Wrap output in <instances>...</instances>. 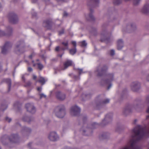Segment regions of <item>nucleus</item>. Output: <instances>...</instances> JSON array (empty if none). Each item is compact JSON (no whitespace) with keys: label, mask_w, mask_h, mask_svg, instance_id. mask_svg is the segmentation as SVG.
<instances>
[{"label":"nucleus","mask_w":149,"mask_h":149,"mask_svg":"<svg viewBox=\"0 0 149 149\" xmlns=\"http://www.w3.org/2000/svg\"><path fill=\"white\" fill-rule=\"evenodd\" d=\"M57 0L58 1H63V0Z\"/></svg>","instance_id":"obj_56"},{"label":"nucleus","mask_w":149,"mask_h":149,"mask_svg":"<svg viewBox=\"0 0 149 149\" xmlns=\"http://www.w3.org/2000/svg\"><path fill=\"white\" fill-rule=\"evenodd\" d=\"M146 100L147 102H149V95L147 97Z\"/></svg>","instance_id":"obj_46"},{"label":"nucleus","mask_w":149,"mask_h":149,"mask_svg":"<svg viewBox=\"0 0 149 149\" xmlns=\"http://www.w3.org/2000/svg\"><path fill=\"white\" fill-rule=\"evenodd\" d=\"M74 77H75V79H76V76H74Z\"/></svg>","instance_id":"obj_61"},{"label":"nucleus","mask_w":149,"mask_h":149,"mask_svg":"<svg viewBox=\"0 0 149 149\" xmlns=\"http://www.w3.org/2000/svg\"><path fill=\"white\" fill-rule=\"evenodd\" d=\"M86 19H87V20H89V19H88V18H86Z\"/></svg>","instance_id":"obj_59"},{"label":"nucleus","mask_w":149,"mask_h":149,"mask_svg":"<svg viewBox=\"0 0 149 149\" xmlns=\"http://www.w3.org/2000/svg\"><path fill=\"white\" fill-rule=\"evenodd\" d=\"M26 107L27 111L32 113H34L36 111V109L32 104H26Z\"/></svg>","instance_id":"obj_6"},{"label":"nucleus","mask_w":149,"mask_h":149,"mask_svg":"<svg viewBox=\"0 0 149 149\" xmlns=\"http://www.w3.org/2000/svg\"><path fill=\"white\" fill-rule=\"evenodd\" d=\"M86 18H87V16H86Z\"/></svg>","instance_id":"obj_62"},{"label":"nucleus","mask_w":149,"mask_h":149,"mask_svg":"<svg viewBox=\"0 0 149 149\" xmlns=\"http://www.w3.org/2000/svg\"><path fill=\"white\" fill-rule=\"evenodd\" d=\"M39 95L40 96V98L43 97H46V95L43 93H40L39 94Z\"/></svg>","instance_id":"obj_31"},{"label":"nucleus","mask_w":149,"mask_h":149,"mask_svg":"<svg viewBox=\"0 0 149 149\" xmlns=\"http://www.w3.org/2000/svg\"><path fill=\"white\" fill-rule=\"evenodd\" d=\"M113 116V114L112 113H109L107 114L104 119L102 121V124H105L108 123L111 120Z\"/></svg>","instance_id":"obj_10"},{"label":"nucleus","mask_w":149,"mask_h":149,"mask_svg":"<svg viewBox=\"0 0 149 149\" xmlns=\"http://www.w3.org/2000/svg\"><path fill=\"white\" fill-rule=\"evenodd\" d=\"M31 83L30 81H29L27 82V83L26 84V86H29L31 85Z\"/></svg>","instance_id":"obj_45"},{"label":"nucleus","mask_w":149,"mask_h":149,"mask_svg":"<svg viewBox=\"0 0 149 149\" xmlns=\"http://www.w3.org/2000/svg\"><path fill=\"white\" fill-rule=\"evenodd\" d=\"M36 76L35 75H33V79H36Z\"/></svg>","instance_id":"obj_48"},{"label":"nucleus","mask_w":149,"mask_h":149,"mask_svg":"<svg viewBox=\"0 0 149 149\" xmlns=\"http://www.w3.org/2000/svg\"><path fill=\"white\" fill-rule=\"evenodd\" d=\"M15 50L17 54H22L25 52L24 43L23 41H19L17 43Z\"/></svg>","instance_id":"obj_2"},{"label":"nucleus","mask_w":149,"mask_h":149,"mask_svg":"<svg viewBox=\"0 0 149 149\" xmlns=\"http://www.w3.org/2000/svg\"><path fill=\"white\" fill-rule=\"evenodd\" d=\"M11 47L10 44L9 42H7L6 43L2 49L1 52L3 54H5L6 53L7 50Z\"/></svg>","instance_id":"obj_12"},{"label":"nucleus","mask_w":149,"mask_h":149,"mask_svg":"<svg viewBox=\"0 0 149 149\" xmlns=\"http://www.w3.org/2000/svg\"><path fill=\"white\" fill-rule=\"evenodd\" d=\"M131 28L133 30H134L136 28V25L134 24H132L130 25Z\"/></svg>","instance_id":"obj_26"},{"label":"nucleus","mask_w":149,"mask_h":149,"mask_svg":"<svg viewBox=\"0 0 149 149\" xmlns=\"http://www.w3.org/2000/svg\"><path fill=\"white\" fill-rule=\"evenodd\" d=\"M140 107L139 106L137 105L135 106L128 105L124 108L123 111V113L125 116H127L132 111L133 109H135L138 111H140L139 109Z\"/></svg>","instance_id":"obj_3"},{"label":"nucleus","mask_w":149,"mask_h":149,"mask_svg":"<svg viewBox=\"0 0 149 149\" xmlns=\"http://www.w3.org/2000/svg\"><path fill=\"white\" fill-rule=\"evenodd\" d=\"M148 149H149V148H148Z\"/></svg>","instance_id":"obj_63"},{"label":"nucleus","mask_w":149,"mask_h":149,"mask_svg":"<svg viewBox=\"0 0 149 149\" xmlns=\"http://www.w3.org/2000/svg\"><path fill=\"white\" fill-rule=\"evenodd\" d=\"M107 69V67L106 66L104 67L103 68L101 69V67H99L95 71L96 74L97 76H101L104 73Z\"/></svg>","instance_id":"obj_8"},{"label":"nucleus","mask_w":149,"mask_h":149,"mask_svg":"<svg viewBox=\"0 0 149 149\" xmlns=\"http://www.w3.org/2000/svg\"><path fill=\"white\" fill-rule=\"evenodd\" d=\"M31 131V129L26 127H23L21 132L22 133H24L26 135H27Z\"/></svg>","instance_id":"obj_13"},{"label":"nucleus","mask_w":149,"mask_h":149,"mask_svg":"<svg viewBox=\"0 0 149 149\" xmlns=\"http://www.w3.org/2000/svg\"><path fill=\"white\" fill-rule=\"evenodd\" d=\"M76 52V49L75 47H74V49H72L70 50V54L72 55L74 54Z\"/></svg>","instance_id":"obj_24"},{"label":"nucleus","mask_w":149,"mask_h":149,"mask_svg":"<svg viewBox=\"0 0 149 149\" xmlns=\"http://www.w3.org/2000/svg\"><path fill=\"white\" fill-rule=\"evenodd\" d=\"M59 56L60 57H61L62 56V55H60Z\"/></svg>","instance_id":"obj_55"},{"label":"nucleus","mask_w":149,"mask_h":149,"mask_svg":"<svg viewBox=\"0 0 149 149\" xmlns=\"http://www.w3.org/2000/svg\"><path fill=\"white\" fill-rule=\"evenodd\" d=\"M56 98L60 100H64L66 97L64 93L59 91L56 93Z\"/></svg>","instance_id":"obj_9"},{"label":"nucleus","mask_w":149,"mask_h":149,"mask_svg":"<svg viewBox=\"0 0 149 149\" xmlns=\"http://www.w3.org/2000/svg\"><path fill=\"white\" fill-rule=\"evenodd\" d=\"M22 79L23 80H25L24 75H22Z\"/></svg>","instance_id":"obj_50"},{"label":"nucleus","mask_w":149,"mask_h":149,"mask_svg":"<svg viewBox=\"0 0 149 149\" xmlns=\"http://www.w3.org/2000/svg\"><path fill=\"white\" fill-rule=\"evenodd\" d=\"M5 81L7 83L8 85V89H9L10 88L11 86V80L10 79H4Z\"/></svg>","instance_id":"obj_23"},{"label":"nucleus","mask_w":149,"mask_h":149,"mask_svg":"<svg viewBox=\"0 0 149 149\" xmlns=\"http://www.w3.org/2000/svg\"><path fill=\"white\" fill-rule=\"evenodd\" d=\"M109 134L108 133H104L102 135V136L104 139H105L106 138V136L108 135Z\"/></svg>","instance_id":"obj_36"},{"label":"nucleus","mask_w":149,"mask_h":149,"mask_svg":"<svg viewBox=\"0 0 149 149\" xmlns=\"http://www.w3.org/2000/svg\"><path fill=\"white\" fill-rule=\"evenodd\" d=\"M35 53H32V54L31 55L29 56V58L30 59H31L32 58V57L35 56Z\"/></svg>","instance_id":"obj_33"},{"label":"nucleus","mask_w":149,"mask_h":149,"mask_svg":"<svg viewBox=\"0 0 149 149\" xmlns=\"http://www.w3.org/2000/svg\"><path fill=\"white\" fill-rule=\"evenodd\" d=\"M130 87L132 91H137L141 88V83L138 81L133 82L131 83Z\"/></svg>","instance_id":"obj_5"},{"label":"nucleus","mask_w":149,"mask_h":149,"mask_svg":"<svg viewBox=\"0 0 149 149\" xmlns=\"http://www.w3.org/2000/svg\"><path fill=\"white\" fill-rule=\"evenodd\" d=\"M5 34L4 32L3 31L0 30V36H3Z\"/></svg>","instance_id":"obj_35"},{"label":"nucleus","mask_w":149,"mask_h":149,"mask_svg":"<svg viewBox=\"0 0 149 149\" xmlns=\"http://www.w3.org/2000/svg\"><path fill=\"white\" fill-rule=\"evenodd\" d=\"M147 112L149 113V107H148L147 110ZM146 118L148 119L149 118V115L147 116Z\"/></svg>","instance_id":"obj_41"},{"label":"nucleus","mask_w":149,"mask_h":149,"mask_svg":"<svg viewBox=\"0 0 149 149\" xmlns=\"http://www.w3.org/2000/svg\"><path fill=\"white\" fill-rule=\"evenodd\" d=\"M149 10V4L145 5L143 7L142 11L144 13H147Z\"/></svg>","instance_id":"obj_19"},{"label":"nucleus","mask_w":149,"mask_h":149,"mask_svg":"<svg viewBox=\"0 0 149 149\" xmlns=\"http://www.w3.org/2000/svg\"><path fill=\"white\" fill-rule=\"evenodd\" d=\"M64 33V30H62L61 31H59V34L60 35H61Z\"/></svg>","instance_id":"obj_39"},{"label":"nucleus","mask_w":149,"mask_h":149,"mask_svg":"<svg viewBox=\"0 0 149 149\" xmlns=\"http://www.w3.org/2000/svg\"><path fill=\"white\" fill-rule=\"evenodd\" d=\"M81 46L83 47H85L87 45V43L85 40L80 42Z\"/></svg>","instance_id":"obj_25"},{"label":"nucleus","mask_w":149,"mask_h":149,"mask_svg":"<svg viewBox=\"0 0 149 149\" xmlns=\"http://www.w3.org/2000/svg\"><path fill=\"white\" fill-rule=\"evenodd\" d=\"M1 64L0 63V71L1 70Z\"/></svg>","instance_id":"obj_54"},{"label":"nucleus","mask_w":149,"mask_h":149,"mask_svg":"<svg viewBox=\"0 0 149 149\" xmlns=\"http://www.w3.org/2000/svg\"><path fill=\"white\" fill-rule=\"evenodd\" d=\"M28 71L30 72H31L33 70L32 69L31 67H28Z\"/></svg>","instance_id":"obj_44"},{"label":"nucleus","mask_w":149,"mask_h":149,"mask_svg":"<svg viewBox=\"0 0 149 149\" xmlns=\"http://www.w3.org/2000/svg\"><path fill=\"white\" fill-rule=\"evenodd\" d=\"M109 99H106L102 101V104H107V103H109Z\"/></svg>","instance_id":"obj_28"},{"label":"nucleus","mask_w":149,"mask_h":149,"mask_svg":"<svg viewBox=\"0 0 149 149\" xmlns=\"http://www.w3.org/2000/svg\"><path fill=\"white\" fill-rule=\"evenodd\" d=\"M141 0H134V4L135 5H138L140 1Z\"/></svg>","instance_id":"obj_27"},{"label":"nucleus","mask_w":149,"mask_h":149,"mask_svg":"<svg viewBox=\"0 0 149 149\" xmlns=\"http://www.w3.org/2000/svg\"><path fill=\"white\" fill-rule=\"evenodd\" d=\"M67 13H66L65 12L64 13V16H67Z\"/></svg>","instance_id":"obj_51"},{"label":"nucleus","mask_w":149,"mask_h":149,"mask_svg":"<svg viewBox=\"0 0 149 149\" xmlns=\"http://www.w3.org/2000/svg\"><path fill=\"white\" fill-rule=\"evenodd\" d=\"M37 0H32V1L33 2H35L37 1Z\"/></svg>","instance_id":"obj_52"},{"label":"nucleus","mask_w":149,"mask_h":149,"mask_svg":"<svg viewBox=\"0 0 149 149\" xmlns=\"http://www.w3.org/2000/svg\"><path fill=\"white\" fill-rule=\"evenodd\" d=\"M6 121H8V122H10L11 120V118L8 117H6Z\"/></svg>","instance_id":"obj_38"},{"label":"nucleus","mask_w":149,"mask_h":149,"mask_svg":"<svg viewBox=\"0 0 149 149\" xmlns=\"http://www.w3.org/2000/svg\"><path fill=\"white\" fill-rule=\"evenodd\" d=\"M115 54V51H114L112 49L110 51V54L111 56H113V55Z\"/></svg>","instance_id":"obj_32"},{"label":"nucleus","mask_w":149,"mask_h":149,"mask_svg":"<svg viewBox=\"0 0 149 149\" xmlns=\"http://www.w3.org/2000/svg\"><path fill=\"white\" fill-rule=\"evenodd\" d=\"M77 70H78V71L79 73V75H80L82 73H85L83 71V70L82 69H80L79 68H77Z\"/></svg>","instance_id":"obj_29"},{"label":"nucleus","mask_w":149,"mask_h":149,"mask_svg":"<svg viewBox=\"0 0 149 149\" xmlns=\"http://www.w3.org/2000/svg\"><path fill=\"white\" fill-rule=\"evenodd\" d=\"M123 46V42L122 39H119L117 42V48L118 50L121 49Z\"/></svg>","instance_id":"obj_18"},{"label":"nucleus","mask_w":149,"mask_h":149,"mask_svg":"<svg viewBox=\"0 0 149 149\" xmlns=\"http://www.w3.org/2000/svg\"><path fill=\"white\" fill-rule=\"evenodd\" d=\"M55 115L58 118H63L65 115L64 107L63 105H60L57 107L54 111Z\"/></svg>","instance_id":"obj_1"},{"label":"nucleus","mask_w":149,"mask_h":149,"mask_svg":"<svg viewBox=\"0 0 149 149\" xmlns=\"http://www.w3.org/2000/svg\"><path fill=\"white\" fill-rule=\"evenodd\" d=\"M36 13H35V15H33V16H35V15H36Z\"/></svg>","instance_id":"obj_60"},{"label":"nucleus","mask_w":149,"mask_h":149,"mask_svg":"<svg viewBox=\"0 0 149 149\" xmlns=\"http://www.w3.org/2000/svg\"><path fill=\"white\" fill-rule=\"evenodd\" d=\"M72 61L70 60H67L64 64V68L63 70H64L68 68V67L72 64Z\"/></svg>","instance_id":"obj_17"},{"label":"nucleus","mask_w":149,"mask_h":149,"mask_svg":"<svg viewBox=\"0 0 149 149\" xmlns=\"http://www.w3.org/2000/svg\"><path fill=\"white\" fill-rule=\"evenodd\" d=\"M19 138V136L18 134H15L12 135L10 138V140L11 141L13 142L16 143Z\"/></svg>","instance_id":"obj_15"},{"label":"nucleus","mask_w":149,"mask_h":149,"mask_svg":"<svg viewBox=\"0 0 149 149\" xmlns=\"http://www.w3.org/2000/svg\"><path fill=\"white\" fill-rule=\"evenodd\" d=\"M72 45H73L74 46V47L76 48V42L74 41H72Z\"/></svg>","instance_id":"obj_37"},{"label":"nucleus","mask_w":149,"mask_h":149,"mask_svg":"<svg viewBox=\"0 0 149 149\" xmlns=\"http://www.w3.org/2000/svg\"><path fill=\"white\" fill-rule=\"evenodd\" d=\"M12 33V29L10 27H8L7 28V33L6 35L7 36H10Z\"/></svg>","instance_id":"obj_20"},{"label":"nucleus","mask_w":149,"mask_h":149,"mask_svg":"<svg viewBox=\"0 0 149 149\" xmlns=\"http://www.w3.org/2000/svg\"><path fill=\"white\" fill-rule=\"evenodd\" d=\"M93 2L95 4H97L99 3V0H93Z\"/></svg>","instance_id":"obj_42"},{"label":"nucleus","mask_w":149,"mask_h":149,"mask_svg":"<svg viewBox=\"0 0 149 149\" xmlns=\"http://www.w3.org/2000/svg\"><path fill=\"white\" fill-rule=\"evenodd\" d=\"M35 65H36L35 64H33V66H35Z\"/></svg>","instance_id":"obj_57"},{"label":"nucleus","mask_w":149,"mask_h":149,"mask_svg":"<svg viewBox=\"0 0 149 149\" xmlns=\"http://www.w3.org/2000/svg\"><path fill=\"white\" fill-rule=\"evenodd\" d=\"M23 120L29 123L31 121L33 120V118H31L28 116H25L23 118Z\"/></svg>","instance_id":"obj_22"},{"label":"nucleus","mask_w":149,"mask_h":149,"mask_svg":"<svg viewBox=\"0 0 149 149\" xmlns=\"http://www.w3.org/2000/svg\"><path fill=\"white\" fill-rule=\"evenodd\" d=\"M80 111V108L76 106L72 107L70 110V113L72 116H76L78 114Z\"/></svg>","instance_id":"obj_7"},{"label":"nucleus","mask_w":149,"mask_h":149,"mask_svg":"<svg viewBox=\"0 0 149 149\" xmlns=\"http://www.w3.org/2000/svg\"><path fill=\"white\" fill-rule=\"evenodd\" d=\"M137 121V120L136 119L134 120V123L135 124Z\"/></svg>","instance_id":"obj_49"},{"label":"nucleus","mask_w":149,"mask_h":149,"mask_svg":"<svg viewBox=\"0 0 149 149\" xmlns=\"http://www.w3.org/2000/svg\"><path fill=\"white\" fill-rule=\"evenodd\" d=\"M1 7V4L0 3V8Z\"/></svg>","instance_id":"obj_58"},{"label":"nucleus","mask_w":149,"mask_h":149,"mask_svg":"<svg viewBox=\"0 0 149 149\" xmlns=\"http://www.w3.org/2000/svg\"><path fill=\"white\" fill-rule=\"evenodd\" d=\"M48 139L51 141H55L59 139V137L55 132H50L48 136Z\"/></svg>","instance_id":"obj_4"},{"label":"nucleus","mask_w":149,"mask_h":149,"mask_svg":"<svg viewBox=\"0 0 149 149\" xmlns=\"http://www.w3.org/2000/svg\"><path fill=\"white\" fill-rule=\"evenodd\" d=\"M113 75L112 74H110L109 75V77H110V80H105V81H104L103 82H104L105 83L107 84H109V86L107 87V89L109 90L111 87L112 85L111 83H110V82L113 79Z\"/></svg>","instance_id":"obj_14"},{"label":"nucleus","mask_w":149,"mask_h":149,"mask_svg":"<svg viewBox=\"0 0 149 149\" xmlns=\"http://www.w3.org/2000/svg\"><path fill=\"white\" fill-rule=\"evenodd\" d=\"M47 81V79L42 77H39V81L42 85L44 84Z\"/></svg>","instance_id":"obj_21"},{"label":"nucleus","mask_w":149,"mask_h":149,"mask_svg":"<svg viewBox=\"0 0 149 149\" xmlns=\"http://www.w3.org/2000/svg\"><path fill=\"white\" fill-rule=\"evenodd\" d=\"M38 68L39 69H40V70H41L42 69V68H43V66L42 64L40 63H38Z\"/></svg>","instance_id":"obj_30"},{"label":"nucleus","mask_w":149,"mask_h":149,"mask_svg":"<svg viewBox=\"0 0 149 149\" xmlns=\"http://www.w3.org/2000/svg\"><path fill=\"white\" fill-rule=\"evenodd\" d=\"M146 80L149 81V74L147 77Z\"/></svg>","instance_id":"obj_47"},{"label":"nucleus","mask_w":149,"mask_h":149,"mask_svg":"<svg viewBox=\"0 0 149 149\" xmlns=\"http://www.w3.org/2000/svg\"><path fill=\"white\" fill-rule=\"evenodd\" d=\"M62 44L63 46V47L61 48L62 50H64L68 49V40L62 42Z\"/></svg>","instance_id":"obj_16"},{"label":"nucleus","mask_w":149,"mask_h":149,"mask_svg":"<svg viewBox=\"0 0 149 149\" xmlns=\"http://www.w3.org/2000/svg\"><path fill=\"white\" fill-rule=\"evenodd\" d=\"M31 144V143H29L28 144V146L29 147H30V145Z\"/></svg>","instance_id":"obj_53"},{"label":"nucleus","mask_w":149,"mask_h":149,"mask_svg":"<svg viewBox=\"0 0 149 149\" xmlns=\"http://www.w3.org/2000/svg\"><path fill=\"white\" fill-rule=\"evenodd\" d=\"M42 88L41 87H38L37 88V90L38 91L40 92L42 90Z\"/></svg>","instance_id":"obj_43"},{"label":"nucleus","mask_w":149,"mask_h":149,"mask_svg":"<svg viewBox=\"0 0 149 149\" xmlns=\"http://www.w3.org/2000/svg\"><path fill=\"white\" fill-rule=\"evenodd\" d=\"M9 20L13 24L17 23L18 21V19L17 16L15 14H13L9 17Z\"/></svg>","instance_id":"obj_11"},{"label":"nucleus","mask_w":149,"mask_h":149,"mask_svg":"<svg viewBox=\"0 0 149 149\" xmlns=\"http://www.w3.org/2000/svg\"><path fill=\"white\" fill-rule=\"evenodd\" d=\"M87 15L89 17L90 19H93V17L92 14H90L89 15Z\"/></svg>","instance_id":"obj_34"},{"label":"nucleus","mask_w":149,"mask_h":149,"mask_svg":"<svg viewBox=\"0 0 149 149\" xmlns=\"http://www.w3.org/2000/svg\"><path fill=\"white\" fill-rule=\"evenodd\" d=\"M60 49V48L58 46L56 47L55 50L56 51H58Z\"/></svg>","instance_id":"obj_40"}]
</instances>
